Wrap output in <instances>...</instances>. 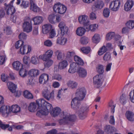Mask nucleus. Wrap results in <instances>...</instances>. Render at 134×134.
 <instances>
[{"label":"nucleus","instance_id":"obj_60","mask_svg":"<svg viewBox=\"0 0 134 134\" xmlns=\"http://www.w3.org/2000/svg\"><path fill=\"white\" fill-rule=\"evenodd\" d=\"M52 78L53 79L57 80L59 81H61L62 79L61 76L58 74L54 75L52 77Z\"/></svg>","mask_w":134,"mask_h":134},{"label":"nucleus","instance_id":"obj_8","mask_svg":"<svg viewBox=\"0 0 134 134\" xmlns=\"http://www.w3.org/2000/svg\"><path fill=\"white\" fill-rule=\"evenodd\" d=\"M104 5V2L100 0H97L94 3L92 7L93 11L95 12L97 10L102 9Z\"/></svg>","mask_w":134,"mask_h":134},{"label":"nucleus","instance_id":"obj_50","mask_svg":"<svg viewBox=\"0 0 134 134\" xmlns=\"http://www.w3.org/2000/svg\"><path fill=\"white\" fill-rule=\"evenodd\" d=\"M110 11L108 8H105L103 10V14L104 17L107 18L109 16Z\"/></svg>","mask_w":134,"mask_h":134},{"label":"nucleus","instance_id":"obj_29","mask_svg":"<svg viewBox=\"0 0 134 134\" xmlns=\"http://www.w3.org/2000/svg\"><path fill=\"white\" fill-rule=\"evenodd\" d=\"M75 61L78 65H83L84 64V62L83 60L79 56L75 55L74 57Z\"/></svg>","mask_w":134,"mask_h":134},{"label":"nucleus","instance_id":"obj_1","mask_svg":"<svg viewBox=\"0 0 134 134\" xmlns=\"http://www.w3.org/2000/svg\"><path fill=\"white\" fill-rule=\"evenodd\" d=\"M37 105L38 107L37 109H41L36 113V115L40 117L41 115H47L52 109V105L42 99L37 100L36 103L34 102L31 103L28 107L29 111L31 112L35 111Z\"/></svg>","mask_w":134,"mask_h":134},{"label":"nucleus","instance_id":"obj_3","mask_svg":"<svg viewBox=\"0 0 134 134\" xmlns=\"http://www.w3.org/2000/svg\"><path fill=\"white\" fill-rule=\"evenodd\" d=\"M24 42L22 41H19L16 42L15 44L16 49L20 48V52L22 54H27L31 51V47L27 45L24 46Z\"/></svg>","mask_w":134,"mask_h":134},{"label":"nucleus","instance_id":"obj_24","mask_svg":"<svg viewBox=\"0 0 134 134\" xmlns=\"http://www.w3.org/2000/svg\"><path fill=\"white\" fill-rule=\"evenodd\" d=\"M78 72L79 73V76L81 77H84L87 75V72L86 70L82 68L79 67L78 69Z\"/></svg>","mask_w":134,"mask_h":134},{"label":"nucleus","instance_id":"obj_37","mask_svg":"<svg viewBox=\"0 0 134 134\" xmlns=\"http://www.w3.org/2000/svg\"><path fill=\"white\" fill-rule=\"evenodd\" d=\"M80 50L83 53L87 54L89 53L90 52L91 48L89 47H82L80 48Z\"/></svg>","mask_w":134,"mask_h":134},{"label":"nucleus","instance_id":"obj_9","mask_svg":"<svg viewBox=\"0 0 134 134\" xmlns=\"http://www.w3.org/2000/svg\"><path fill=\"white\" fill-rule=\"evenodd\" d=\"M53 53V52L52 50H49L46 51L43 55H40L39 58L40 59H42L44 61H46L50 59L52 57Z\"/></svg>","mask_w":134,"mask_h":134},{"label":"nucleus","instance_id":"obj_55","mask_svg":"<svg viewBox=\"0 0 134 134\" xmlns=\"http://www.w3.org/2000/svg\"><path fill=\"white\" fill-rule=\"evenodd\" d=\"M83 25L84 28L85 29L86 31H89L90 30L91 28V26L90 24V21H88V23H86Z\"/></svg>","mask_w":134,"mask_h":134},{"label":"nucleus","instance_id":"obj_2","mask_svg":"<svg viewBox=\"0 0 134 134\" xmlns=\"http://www.w3.org/2000/svg\"><path fill=\"white\" fill-rule=\"evenodd\" d=\"M61 115L63 119L59 120V123L60 125L68 124L70 122H74L76 119L75 115H71L66 112H63Z\"/></svg>","mask_w":134,"mask_h":134},{"label":"nucleus","instance_id":"obj_45","mask_svg":"<svg viewBox=\"0 0 134 134\" xmlns=\"http://www.w3.org/2000/svg\"><path fill=\"white\" fill-rule=\"evenodd\" d=\"M115 35L114 32H111L109 33L106 36V39L108 40H110L113 38Z\"/></svg>","mask_w":134,"mask_h":134},{"label":"nucleus","instance_id":"obj_22","mask_svg":"<svg viewBox=\"0 0 134 134\" xmlns=\"http://www.w3.org/2000/svg\"><path fill=\"white\" fill-rule=\"evenodd\" d=\"M114 127L110 125H106L104 127V130L107 133L111 134L114 131Z\"/></svg>","mask_w":134,"mask_h":134},{"label":"nucleus","instance_id":"obj_6","mask_svg":"<svg viewBox=\"0 0 134 134\" xmlns=\"http://www.w3.org/2000/svg\"><path fill=\"white\" fill-rule=\"evenodd\" d=\"M53 9L55 12L60 14L64 13L66 10V7L59 2L55 4Z\"/></svg>","mask_w":134,"mask_h":134},{"label":"nucleus","instance_id":"obj_18","mask_svg":"<svg viewBox=\"0 0 134 134\" xmlns=\"http://www.w3.org/2000/svg\"><path fill=\"white\" fill-rule=\"evenodd\" d=\"M52 25L50 24H46L42 26V32L44 34H46L49 32L52 29Z\"/></svg>","mask_w":134,"mask_h":134},{"label":"nucleus","instance_id":"obj_41","mask_svg":"<svg viewBox=\"0 0 134 134\" xmlns=\"http://www.w3.org/2000/svg\"><path fill=\"white\" fill-rule=\"evenodd\" d=\"M1 128L3 130H5L6 129H7L8 130L10 131H11L12 130V126H10L8 124H2Z\"/></svg>","mask_w":134,"mask_h":134},{"label":"nucleus","instance_id":"obj_38","mask_svg":"<svg viewBox=\"0 0 134 134\" xmlns=\"http://www.w3.org/2000/svg\"><path fill=\"white\" fill-rule=\"evenodd\" d=\"M47 96V97H46V99L48 100H53L54 98V91L53 90L51 92H49V93Z\"/></svg>","mask_w":134,"mask_h":134},{"label":"nucleus","instance_id":"obj_36","mask_svg":"<svg viewBox=\"0 0 134 134\" xmlns=\"http://www.w3.org/2000/svg\"><path fill=\"white\" fill-rule=\"evenodd\" d=\"M111 58V54L109 52H107L103 57L104 60L105 62L110 61Z\"/></svg>","mask_w":134,"mask_h":134},{"label":"nucleus","instance_id":"obj_53","mask_svg":"<svg viewBox=\"0 0 134 134\" xmlns=\"http://www.w3.org/2000/svg\"><path fill=\"white\" fill-rule=\"evenodd\" d=\"M31 62L34 64H36L39 62V61L37 57L33 56L31 58Z\"/></svg>","mask_w":134,"mask_h":134},{"label":"nucleus","instance_id":"obj_26","mask_svg":"<svg viewBox=\"0 0 134 134\" xmlns=\"http://www.w3.org/2000/svg\"><path fill=\"white\" fill-rule=\"evenodd\" d=\"M7 84L9 90L12 92L13 93L16 92V85L11 82L8 83Z\"/></svg>","mask_w":134,"mask_h":134},{"label":"nucleus","instance_id":"obj_31","mask_svg":"<svg viewBox=\"0 0 134 134\" xmlns=\"http://www.w3.org/2000/svg\"><path fill=\"white\" fill-rule=\"evenodd\" d=\"M76 93L79 96L81 94H83V97H85L86 93V91L84 87L80 88L77 90Z\"/></svg>","mask_w":134,"mask_h":134},{"label":"nucleus","instance_id":"obj_34","mask_svg":"<svg viewBox=\"0 0 134 134\" xmlns=\"http://www.w3.org/2000/svg\"><path fill=\"white\" fill-rule=\"evenodd\" d=\"M61 109L59 108L56 107L53 109L51 113L54 117L58 116L60 113Z\"/></svg>","mask_w":134,"mask_h":134},{"label":"nucleus","instance_id":"obj_13","mask_svg":"<svg viewBox=\"0 0 134 134\" xmlns=\"http://www.w3.org/2000/svg\"><path fill=\"white\" fill-rule=\"evenodd\" d=\"M49 80L48 75L46 74H43L39 77V82L40 83L46 84Z\"/></svg>","mask_w":134,"mask_h":134},{"label":"nucleus","instance_id":"obj_14","mask_svg":"<svg viewBox=\"0 0 134 134\" xmlns=\"http://www.w3.org/2000/svg\"><path fill=\"white\" fill-rule=\"evenodd\" d=\"M70 68L68 71L70 73H74L76 72L77 69L78 70L79 68V65L75 63H72L70 65Z\"/></svg>","mask_w":134,"mask_h":134},{"label":"nucleus","instance_id":"obj_28","mask_svg":"<svg viewBox=\"0 0 134 134\" xmlns=\"http://www.w3.org/2000/svg\"><path fill=\"white\" fill-rule=\"evenodd\" d=\"M24 97L28 99H31L33 98V96L31 92L27 90H25L23 92Z\"/></svg>","mask_w":134,"mask_h":134},{"label":"nucleus","instance_id":"obj_63","mask_svg":"<svg viewBox=\"0 0 134 134\" xmlns=\"http://www.w3.org/2000/svg\"><path fill=\"white\" fill-rule=\"evenodd\" d=\"M130 100L131 101L134 103V90L133 92L131 91L130 93L129 94Z\"/></svg>","mask_w":134,"mask_h":134},{"label":"nucleus","instance_id":"obj_43","mask_svg":"<svg viewBox=\"0 0 134 134\" xmlns=\"http://www.w3.org/2000/svg\"><path fill=\"white\" fill-rule=\"evenodd\" d=\"M55 15L54 14H51L49 15L48 19L49 21L51 24H54L55 23Z\"/></svg>","mask_w":134,"mask_h":134},{"label":"nucleus","instance_id":"obj_32","mask_svg":"<svg viewBox=\"0 0 134 134\" xmlns=\"http://www.w3.org/2000/svg\"><path fill=\"white\" fill-rule=\"evenodd\" d=\"M12 112L15 114L19 112L20 110V107L18 105H15L11 106Z\"/></svg>","mask_w":134,"mask_h":134},{"label":"nucleus","instance_id":"obj_30","mask_svg":"<svg viewBox=\"0 0 134 134\" xmlns=\"http://www.w3.org/2000/svg\"><path fill=\"white\" fill-rule=\"evenodd\" d=\"M68 86L72 89L76 88L77 86V83L76 82L71 81H69L67 83Z\"/></svg>","mask_w":134,"mask_h":134},{"label":"nucleus","instance_id":"obj_7","mask_svg":"<svg viewBox=\"0 0 134 134\" xmlns=\"http://www.w3.org/2000/svg\"><path fill=\"white\" fill-rule=\"evenodd\" d=\"M93 83L95 87L98 88L102 86L103 83V79L101 75H97L93 77Z\"/></svg>","mask_w":134,"mask_h":134},{"label":"nucleus","instance_id":"obj_10","mask_svg":"<svg viewBox=\"0 0 134 134\" xmlns=\"http://www.w3.org/2000/svg\"><path fill=\"white\" fill-rule=\"evenodd\" d=\"M120 2L119 0H117L112 2L109 5V8L113 11H116L120 7Z\"/></svg>","mask_w":134,"mask_h":134},{"label":"nucleus","instance_id":"obj_49","mask_svg":"<svg viewBox=\"0 0 134 134\" xmlns=\"http://www.w3.org/2000/svg\"><path fill=\"white\" fill-rule=\"evenodd\" d=\"M60 30L61 31V34L63 36L67 33L68 30V28L67 26H65L60 29Z\"/></svg>","mask_w":134,"mask_h":134},{"label":"nucleus","instance_id":"obj_46","mask_svg":"<svg viewBox=\"0 0 134 134\" xmlns=\"http://www.w3.org/2000/svg\"><path fill=\"white\" fill-rule=\"evenodd\" d=\"M104 66L102 65H98L97 69V72L100 75L103 74L104 72Z\"/></svg>","mask_w":134,"mask_h":134},{"label":"nucleus","instance_id":"obj_40","mask_svg":"<svg viewBox=\"0 0 134 134\" xmlns=\"http://www.w3.org/2000/svg\"><path fill=\"white\" fill-rule=\"evenodd\" d=\"M125 25L130 29H132L134 27V21L130 20L126 23Z\"/></svg>","mask_w":134,"mask_h":134},{"label":"nucleus","instance_id":"obj_27","mask_svg":"<svg viewBox=\"0 0 134 134\" xmlns=\"http://www.w3.org/2000/svg\"><path fill=\"white\" fill-rule=\"evenodd\" d=\"M86 32L85 28L82 27L78 28L76 31L77 35L79 36H82Z\"/></svg>","mask_w":134,"mask_h":134},{"label":"nucleus","instance_id":"obj_44","mask_svg":"<svg viewBox=\"0 0 134 134\" xmlns=\"http://www.w3.org/2000/svg\"><path fill=\"white\" fill-rule=\"evenodd\" d=\"M56 55H57V58L58 60H60L63 59V54L61 52L58 50L54 52Z\"/></svg>","mask_w":134,"mask_h":134},{"label":"nucleus","instance_id":"obj_11","mask_svg":"<svg viewBox=\"0 0 134 134\" xmlns=\"http://www.w3.org/2000/svg\"><path fill=\"white\" fill-rule=\"evenodd\" d=\"M23 27V31L27 33L30 32L32 30V26L31 22L27 21L24 22Z\"/></svg>","mask_w":134,"mask_h":134},{"label":"nucleus","instance_id":"obj_59","mask_svg":"<svg viewBox=\"0 0 134 134\" xmlns=\"http://www.w3.org/2000/svg\"><path fill=\"white\" fill-rule=\"evenodd\" d=\"M55 31L54 29H52L49 33V38H52L55 36Z\"/></svg>","mask_w":134,"mask_h":134},{"label":"nucleus","instance_id":"obj_16","mask_svg":"<svg viewBox=\"0 0 134 134\" xmlns=\"http://www.w3.org/2000/svg\"><path fill=\"white\" fill-rule=\"evenodd\" d=\"M34 22V24L35 25H38L41 24L43 20V18L39 16H37L34 17L33 18Z\"/></svg>","mask_w":134,"mask_h":134},{"label":"nucleus","instance_id":"obj_21","mask_svg":"<svg viewBox=\"0 0 134 134\" xmlns=\"http://www.w3.org/2000/svg\"><path fill=\"white\" fill-rule=\"evenodd\" d=\"M125 116L127 119L130 121H132L134 120V114L130 111H127L125 114Z\"/></svg>","mask_w":134,"mask_h":134},{"label":"nucleus","instance_id":"obj_61","mask_svg":"<svg viewBox=\"0 0 134 134\" xmlns=\"http://www.w3.org/2000/svg\"><path fill=\"white\" fill-rule=\"evenodd\" d=\"M130 29L127 27H123L122 30V32L123 34H127L129 33Z\"/></svg>","mask_w":134,"mask_h":134},{"label":"nucleus","instance_id":"obj_51","mask_svg":"<svg viewBox=\"0 0 134 134\" xmlns=\"http://www.w3.org/2000/svg\"><path fill=\"white\" fill-rule=\"evenodd\" d=\"M109 107H111V112L114 113V109L116 106V104H114L113 102L111 100L109 103Z\"/></svg>","mask_w":134,"mask_h":134},{"label":"nucleus","instance_id":"obj_25","mask_svg":"<svg viewBox=\"0 0 134 134\" xmlns=\"http://www.w3.org/2000/svg\"><path fill=\"white\" fill-rule=\"evenodd\" d=\"M39 71L38 70L35 69H31L28 72V75L31 77H35L39 74Z\"/></svg>","mask_w":134,"mask_h":134},{"label":"nucleus","instance_id":"obj_56","mask_svg":"<svg viewBox=\"0 0 134 134\" xmlns=\"http://www.w3.org/2000/svg\"><path fill=\"white\" fill-rule=\"evenodd\" d=\"M119 100L120 102L123 104L126 103V99L125 95L124 94H122L120 97Z\"/></svg>","mask_w":134,"mask_h":134},{"label":"nucleus","instance_id":"obj_17","mask_svg":"<svg viewBox=\"0 0 134 134\" xmlns=\"http://www.w3.org/2000/svg\"><path fill=\"white\" fill-rule=\"evenodd\" d=\"M30 3V9L31 10L35 12H39L41 11V9L40 8L38 7L33 1H31Z\"/></svg>","mask_w":134,"mask_h":134},{"label":"nucleus","instance_id":"obj_5","mask_svg":"<svg viewBox=\"0 0 134 134\" xmlns=\"http://www.w3.org/2000/svg\"><path fill=\"white\" fill-rule=\"evenodd\" d=\"M76 97L74 98L72 100L71 102V107L74 109H77L79 105V101L83 100L85 97H83V94H81L79 95V97L77 93H76Z\"/></svg>","mask_w":134,"mask_h":134},{"label":"nucleus","instance_id":"obj_35","mask_svg":"<svg viewBox=\"0 0 134 134\" xmlns=\"http://www.w3.org/2000/svg\"><path fill=\"white\" fill-rule=\"evenodd\" d=\"M67 39L66 38L60 37L58 38L57 42V43L61 45H64L66 43Z\"/></svg>","mask_w":134,"mask_h":134},{"label":"nucleus","instance_id":"obj_39","mask_svg":"<svg viewBox=\"0 0 134 134\" xmlns=\"http://www.w3.org/2000/svg\"><path fill=\"white\" fill-rule=\"evenodd\" d=\"M107 49L106 47L104 46H103L101 47L98 51V54L99 55H101L104 53L106 52Z\"/></svg>","mask_w":134,"mask_h":134},{"label":"nucleus","instance_id":"obj_48","mask_svg":"<svg viewBox=\"0 0 134 134\" xmlns=\"http://www.w3.org/2000/svg\"><path fill=\"white\" fill-rule=\"evenodd\" d=\"M3 31H5V32L7 35H10L12 32L11 30V27L9 26L4 28Z\"/></svg>","mask_w":134,"mask_h":134},{"label":"nucleus","instance_id":"obj_23","mask_svg":"<svg viewBox=\"0 0 134 134\" xmlns=\"http://www.w3.org/2000/svg\"><path fill=\"white\" fill-rule=\"evenodd\" d=\"M68 65V62L65 60H63L59 63L58 68L60 69H63L66 68Z\"/></svg>","mask_w":134,"mask_h":134},{"label":"nucleus","instance_id":"obj_20","mask_svg":"<svg viewBox=\"0 0 134 134\" xmlns=\"http://www.w3.org/2000/svg\"><path fill=\"white\" fill-rule=\"evenodd\" d=\"M12 65L14 69L16 70H18L23 68V65L18 61L14 62L12 64Z\"/></svg>","mask_w":134,"mask_h":134},{"label":"nucleus","instance_id":"obj_15","mask_svg":"<svg viewBox=\"0 0 134 134\" xmlns=\"http://www.w3.org/2000/svg\"><path fill=\"white\" fill-rule=\"evenodd\" d=\"M78 20L80 24L83 25L88 23L89 21L87 16L85 15L80 16L78 18Z\"/></svg>","mask_w":134,"mask_h":134},{"label":"nucleus","instance_id":"obj_47","mask_svg":"<svg viewBox=\"0 0 134 134\" xmlns=\"http://www.w3.org/2000/svg\"><path fill=\"white\" fill-rule=\"evenodd\" d=\"M44 63V65L46 68H49L52 64L53 61L50 59H49L46 61Z\"/></svg>","mask_w":134,"mask_h":134},{"label":"nucleus","instance_id":"obj_58","mask_svg":"<svg viewBox=\"0 0 134 134\" xmlns=\"http://www.w3.org/2000/svg\"><path fill=\"white\" fill-rule=\"evenodd\" d=\"M75 55V53L73 52H67L66 55V58L67 59L73 57Z\"/></svg>","mask_w":134,"mask_h":134},{"label":"nucleus","instance_id":"obj_57","mask_svg":"<svg viewBox=\"0 0 134 134\" xmlns=\"http://www.w3.org/2000/svg\"><path fill=\"white\" fill-rule=\"evenodd\" d=\"M80 42L82 44H86L88 43V38L85 37H82L80 39Z\"/></svg>","mask_w":134,"mask_h":134},{"label":"nucleus","instance_id":"obj_62","mask_svg":"<svg viewBox=\"0 0 134 134\" xmlns=\"http://www.w3.org/2000/svg\"><path fill=\"white\" fill-rule=\"evenodd\" d=\"M23 61L24 63L26 64H27L30 62L29 57L27 56H24V57Z\"/></svg>","mask_w":134,"mask_h":134},{"label":"nucleus","instance_id":"obj_64","mask_svg":"<svg viewBox=\"0 0 134 134\" xmlns=\"http://www.w3.org/2000/svg\"><path fill=\"white\" fill-rule=\"evenodd\" d=\"M44 45L46 46L50 47L52 45V42L49 40H47L44 42Z\"/></svg>","mask_w":134,"mask_h":134},{"label":"nucleus","instance_id":"obj_19","mask_svg":"<svg viewBox=\"0 0 134 134\" xmlns=\"http://www.w3.org/2000/svg\"><path fill=\"white\" fill-rule=\"evenodd\" d=\"M133 5V2L132 1H127L124 5L125 10L127 11L129 10L132 7Z\"/></svg>","mask_w":134,"mask_h":134},{"label":"nucleus","instance_id":"obj_12","mask_svg":"<svg viewBox=\"0 0 134 134\" xmlns=\"http://www.w3.org/2000/svg\"><path fill=\"white\" fill-rule=\"evenodd\" d=\"M87 110V108L86 107H82L81 108L78 113V116L80 119H83L86 117Z\"/></svg>","mask_w":134,"mask_h":134},{"label":"nucleus","instance_id":"obj_52","mask_svg":"<svg viewBox=\"0 0 134 134\" xmlns=\"http://www.w3.org/2000/svg\"><path fill=\"white\" fill-rule=\"evenodd\" d=\"M49 91L47 88L42 91V96L46 99V97H47V95L49 94Z\"/></svg>","mask_w":134,"mask_h":134},{"label":"nucleus","instance_id":"obj_42","mask_svg":"<svg viewBox=\"0 0 134 134\" xmlns=\"http://www.w3.org/2000/svg\"><path fill=\"white\" fill-rule=\"evenodd\" d=\"M27 72V71L25 69L22 68L20 69L19 73L21 76L24 77L26 76Z\"/></svg>","mask_w":134,"mask_h":134},{"label":"nucleus","instance_id":"obj_33","mask_svg":"<svg viewBox=\"0 0 134 134\" xmlns=\"http://www.w3.org/2000/svg\"><path fill=\"white\" fill-rule=\"evenodd\" d=\"M100 36L98 34H95L92 38V42L96 43H99L100 41Z\"/></svg>","mask_w":134,"mask_h":134},{"label":"nucleus","instance_id":"obj_54","mask_svg":"<svg viewBox=\"0 0 134 134\" xmlns=\"http://www.w3.org/2000/svg\"><path fill=\"white\" fill-rule=\"evenodd\" d=\"M30 5L29 2L27 1H22L21 4V6L25 8L29 7Z\"/></svg>","mask_w":134,"mask_h":134},{"label":"nucleus","instance_id":"obj_4","mask_svg":"<svg viewBox=\"0 0 134 134\" xmlns=\"http://www.w3.org/2000/svg\"><path fill=\"white\" fill-rule=\"evenodd\" d=\"M5 10L7 15H11L10 18L13 22L15 21L18 14L15 12L16 10L12 4H9L7 5Z\"/></svg>","mask_w":134,"mask_h":134}]
</instances>
